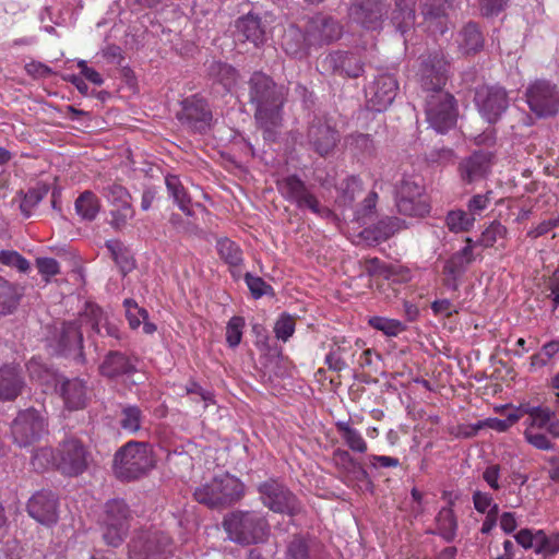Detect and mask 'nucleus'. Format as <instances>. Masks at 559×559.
Returning a JSON list of instances; mask_svg holds the SVG:
<instances>
[{"mask_svg": "<svg viewBox=\"0 0 559 559\" xmlns=\"http://www.w3.org/2000/svg\"><path fill=\"white\" fill-rule=\"evenodd\" d=\"M248 84L250 103L255 108V121L263 131L264 139L274 141L283 124V106L287 91L259 71L251 75Z\"/></svg>", "mask_w": 559, "mask_h": 559, "instance_id": "obj_1", "label": "nucleus"}, {"mask_svg": "<svg viewBox=\"0 0 559 559\" xmlns=\"http://www.w3.org/2000/svg\"><path fill=\"white\" fill-rule=\"evenodd\" d=\"M155 465L151 447L142 441H129L114 456L112 471L122 481L144 477Z\"/></svg>", "mask_w": 559, "mask_h": 559, "instance_id": "obj_2", "label": "nucleus"}, {"mask_svg": "<svg viewBox=\"0 0 559 559\" xmlns=\"http://www.w3.org/2000/svg\"><path fill=\"white\" fill-rule=\"evenodd\" d=\"M245 495L243 484L236 477L225 474L200 485L193 492L194 499L209 508H226Z\"/></svg>", "mask_w": 559, "mask_h": 559, "instance_id": "obj_3", "label": "nucleus"}, {"mask_svg": "<svg viewBox=\"0 0 559 559\" xmlns=\"http://www.w3.org/2000/svg\"><path fill=\"white\" fill-rule=\"evenodd\" d=\"M223 525L229 538L242 545L262 543L269 534L266 520L257 512H231L225 516Z\"/></svg>", "mask_w": 559, "mask_h": 559, "instance_id": "obj_4", "label": "nucleus"}, {"mask_svg": "<svg viewBox=\"0 0 559 559\" xmlns=\"http://www.w3.org/2000/svg\"><path fill=\"white\" fill-rule=\"evenodd\" d=\"M131 520V510L123 500H109L105 506L102 520L103 537L106 544L112 547L119 546L129 532Z\"/></svg>", "mask_w": 559, "mask_h": 559, "instance_id": "obj_5", "label": "nucleus"}, {"mask_svg": "<svg viewBox=\"0 0 559 559\" xmlns=\"http://www.w3.org/2000/svg\"><path fill=\"white\" fill-rule=\"evenodd\" d=\"M424 186L416 176L404 175L395 187L396 206L401 214L425 217L430 212L429 204L423 200Z\"/></svg>", "mask_w": 559, "mask_h": 559, "instance_id": "obj_6", "label": "nucleus"}, {"mask_svg": "<svg viewBox=\"0 0 559 559\" xmlns=\"http://www.w3.org/2000/svg\"><path fill=\"white\" fill-rule=\"evenodd\" d=\"M426 120L439 133H445L456 123L454 97L444 91L429 94L425 107Z\"/></svg>", "mask_w": 559, "mask_h": 559, "instance_id": "obj_7", "label": "nucleus"}, {"mask_svg": "<svg viewBox=\"0 0 559 559\" xmlns=\"http://www.w3.org/2000/svg\"><path fill=\"white\" fill-rule=\"evenodd\" d=\"M526 103L537 117H554L559 111V88L549 81L537 80L525 92Z\"/></svg>", "mask_w": 559, "mask_h": 559, "instance_id": "obj_8", "label": "nucleus"}, {"mask_svg": "<svg viewBox=\"0 0 559 559\" xmlns=\"http://www.w3.org/2000/svg\"><path fill=\"white\" fill-rule=\"evenodd\" d=\"M282 197L296 204L298 209H308L318 215L328 214L329 211L320 205L317 197L308 189L306 183L296 175L283 177L276 181Z\"/></svg>", "mask_w": 559, "mask_h": 559, "instance_id": "obj_9", "label": "nucleus"}, {"mask_svg": "<svg viewBox=\"0 0 559 559\" xmlns=\"http://www.w3.org/2000/svg\"><path fill=\"white\" fill-rule=\"evenodd\" d=\"M474 100L480 116L489 123H496L509 107L508 93L498 85L479 86Z\"/></svg>", "mask_w": 559, "mask_h": 559, "instance_id": "obj_10", "label": "nucleus"}, {"mask_svg": "<svg viewBox=\"0 0 559 559\" xmlns=\"http://www.w3.org/2000/svg\"><path fill=\"white\" fill-rule=\"evenodd\" d=\"M258 489L262 503L273 512L293 516L301 511L297 498L277 480L269 479L262 483Z\"/></svg>", "mask_w": 559, "mask_h": 559, "instance_id": "obj_11", "label": "nucleus"}, {"mask_svg": "<svg viewBox=\"0 0 559 559\" xmlns=\"http://www.w3.org/2000/svg\"><path fill=\"white\" fill-rule=\"evenodd\" d=\"M448 71L449 62L442 51H433L424 56L418 70L421 87L430 94L443 91Z\"/></svg>", "mask_w": 559, "mask_h": 559, "instance_id": "obj_12", "label": "nucleus"}, {"mask_svg": "<svg viewBox=\"0 0 559 559\" xmlns=\"http://www.w3.org/2000/svg\"><path fill=\"white\" fill-rule=\"evenodd\" d=\"M170 538L160 532L143 533L129 545V559H166Z\"/></svg>", "mask_w": 559, "mask_h": 559, "instance_id": "obj_13", "label": "nucleus"}, {"mask_svg": "<svg viewBox=\"0 0 559 559\" xmlns=\"http://www.w3.org/2000/svg\"><path fill=\"white\" fill-rule=\"evenodd\" d=\"M46 423L35 409L20 412L11 425L13 441L19 447H28L45 432Z\"/></svg>", "mask_w": 559, "mask_h": 559, "instance_id": "obj_14", "label": "nucleus"}, {"mask_svg": "<svg viewBox=\"0 0 559 559\" xmlns=\"http://www.w3.org/2000/svg\"><path fill=\"white\" fill-rule=\"evenodd\" d=\"M87 457V451L80 440H64L57 449V469L68 476H78L86 469Z\"/></svg>", "mask_w": 559, "mask_h": 559, "instance_id": "obj_15", "label": "nucleus"}, {"mask_svg": "<svg viewBox=\"0 0 559 559\" xmlns=\"http://www.w3.org/2000/svg\"><path fill=\"white\" fill-rule=\"evenodd\" d=\"M321 69L328 74L357 79L364 73V61L353 51L335 50L320 61Z\"/></svg>", "mask_w": 559, "mask_h": 559, "instance_id": "obj_16", "label": "nucleus"}, {"mask_svg": "<svg viewBox=\"0 0 559 559\" xmlns=\"http://www.w3.org/2000/svg\"><path fill=\"white\" fill-rule=\"evenodd\" d=\"M388 13L383 0H355L348 9V19L366 29L376 31L382 26Z\"/></svg>", "mask_w": 559, "mask_h": 559, "instance_id": "obj_17", "label": "nucleus"}, {"mask_svg": "<svg viewBox=\"0 0 559 559\" xmlns=\"http://www.w3.org/2000/svg\"><path fill=\"white\" fill-rule=\"evenodd\" d=\"M343 27L337 20L324 14H317L309 19L305 40L309 45L331 44L341 38Z\"/></svg>", "mask_w": 559, "mask_h": 559, "instance_id": "obj_18", "label": "nucleus"}, {"mask_svg": "<svg viewBox=\"0 0 559 559\" xmlns=\"http://www.w3.org/2000/svg\"><path fill=\"white\" fill-rule=\"evenodd\" d=\"M397 90L399 83L393 74L378 75L366 92L368 105L376 111L385 110L396 97Z\"/></svg>", "mask_w": 559, "mask_h": 559, "instance_id": "obj_19", "label": "nucleus"}, {"mask_svg": "<svg viewBox=\"0 0 559 559\" xmlns=\"http://www.w3.org/2000/svg\"><path fill=\"white\" fill-rule=\"evenodd\" d=\"M181 105L177 117L183 126L198 132L204 131L210 126L212 114L202 98L192 96L186 98Z\"/></svg>", "mask_w": 559, "mask_h": 559, "instance_id": "obj_20", "label": "nucleus"}, {"mask_svg": "<svg viewBox=\"0 0 559 559\" xmlns=\"http://www.w3.org/2000/svg\"><path fill=\"white\" fill-rule=\"evenodd\" d=\"M521 411L527 418L524 421L525 429H545L552 438H559V419L556 418V411L546 406H533L530 403L521 404Z\"/></svg>", "mask_w": 559, "mask_h": 559, "instance_id": "obj_21", "label": "nucleus"}, {"mask_svg": "<svg viewBox=\"0 0 559 559\" xmlns=\"http://www.w3.org/2000/svg\"><path fill=\"white\" fill-rule=\"evenodd\" d=\"M27 512L40 524H55L58 520V501L56 496L45 490L36 492L28 500Z\"/></svg>", "mask_w": 559, "mask_h": 559, "instance_id": "obj_22", "label": "nucleus"}, {"mask_svg": "<svg viewBox=\"0 0 559 559\" xmlns=\"http://www.w3.org/2000/svg\"><path fill=\"white\" fill-rule=\"evenodd\" d=\"M492 157L490 152L476 151L464 158L459 165L461 179L466 183H473L486 178L490 173Z\"/></svg>", "mask_w": 559, "mask_h": 559, "instance_id": "obj_23", "label": "nucleus"}, {"mask_svg": "<svg viewBox=\"0 0 559 559\" xmlns=\"http://www.w3.org/2000/svg\"><path fill=\"white\" fill-rule=\"evenodd\" d=\"M421 14L426 26L433 35H443L448 31L447 9L453 0H421Z\"/></svg>", "mask_w": 559, "mask_h": 559, "instance_id": "obj_24", "label": "nucleus"}, {"mask_svg": "<svg viewBox=\"0 0 559 559\" xmlns=\"http://www.w3.org/2000/svg\"><path fill=\"white\" fill-rule=\"evenodd\" d=\"M236 38L239 41H249L259 47L265 41V25L257 14L249 12L237 20Z\"/></svg>", "mask_w": 559, "mask_h": 559, "instance_id": "obj_25", "label": "nucleus"}, {"mask_svg": "<svg viewBox=\"0 0 559 559\" xmlns=\"http://www.w3.org/2000/svg\"><path fill=\"white\" fill-rule=\"evenodd\" d=\"M467 245L460 251L453 253L447 260L443 273L447 276L445 284L455 287L456 280L462 276L467 270L468 265L474 261L472 239H466Z\"/></svg>", "mask_w": 559, "mask_h": 559, "instance_id": "obj_26", "label": "nucleus"}, {"mask_svg": "<svg viewBox=\"0 0 559 559\" xmlns=\"http://www.w3.org/2000/svg\"><path fill=\"white\" fill-rule=\"evenodd\" d=\"M308 139L314 151L325 156L335 147L338 134L331 126L318 121L309 127Z\"/></svg>", "mask_w": 559, "mask_h": 559, "instance_id": "obj_27", "label": "nucleus"}, {"mask_svg": "<svg viewBox=\"0 0 559 559\" xmlns=\"http://www.w3.org/2000/svg\"><path fill=\"white\" fill-rule=\"evenodd\" d=\"M135 371V360L120 352H109L99 366L100 374L108 379L130 376Z\"/></svg>", "mask_w": 559, "mask_h": 559, "instance_id": "obj_28", "label": "nucleus"}, {"mask_svg": "<svg viewBox=\"0 0 559 559\" xmlns=\"http://www.w3.org/2000/svg\"><path fill=\"white\" fill-rule=\"evenodd\" d=\"M82 342L83 335L80 331L78 322H64L61 325L58 336L57 352L63 355H70L71 353L82 356Z\"/></svg>", "mask_w": 559, "mask_h": 559, "instance_id": "obj_29", "label": "nucleus"}, {"mask_svg": "<svg viewBox=\"0 0 559 559\" xmlns=\"http://www.w3.org/2000/svg\"><path fill=\"white\" fill-rule=\"evenodd\" d=\"M23 386L24 380L16 367L4 365L0 368V400H15Z\"/></svg>", "mask_w": 559, "mask_h": 559, "instance_id": "obj_30", "label": "nucleus"}, {"mask_svg": "<svg viewBox=\"0 0 559 559\" xmlns=\"http://www.w3.org/2000/svg\"><path fill=\"white\" fill-rule=\"evenodd\" d=\"M60 393L69 409H82L86 406L87 388L83 380H66L60 385Z\"/></svg>", "mask_w": 559, "mask_h": 559, "instance_id": "obj_31", "label": "nucleus"}, {"mask_svg": "<svg viewBox=\"0 0 559 559\" xmlns=\"http://www.w3.org/2000/svg\"><path fill=\"white\" fill-rule=\"evenodd\" d=\"M80 322L90 325L97 334L103 335L104 331L106 335L119 338V329L107 320L103 310L97 306H88L80 317Z\"/></svg>", "mask_w": 559, "mask_h": 559, "instance_id": "obj_32", "label": "nucleus"}, {"mask_svg": "<svg viewBox=\"0 0 559 559\" xmlns=\"http://www.w3.org/2000/svg\"><path fill=\"white\" fill-rule=\"evenodd\" d=\"M416 0H395V9L392 13V23L404 34L415 22Z\"/></svg>", "mask_w": 559, "mask_h": 559, "instance_id": "obj_33", "label": "nucleus"}, {"mask_svg": "<svg viewBox=\"0 0 559 559\" xmlns=\"http://www.w3.org/2000/svg\"><path fill=\"white\" fill-rule=\"evenodd\" d=\"M123 306L131 329L135 330L143 323V332L145 334H153L156 331V325L147 321V311L141 308L133 299H126Z\"/></svg>", "mask_w": 559, "mask_h": 559, "instance_id": "obj_34", "label": "nucleus"}, {"mask_svg": "<svg viewBox=\"0 0 559 559\" xmlns=\"http://www.w3.org/2000/svg\"><path fill=\"white\" fill-rule=\"evenodd\" d=\"M457 532V519L451 507L442 508L436 516V533L445 542L454 540Z\"/></svg>", "mask_w": 559, "mask_h": 559, "instance_id": "obj_35", "label": "nucleus"}, {"mask_svg": "<svg viewBox=\"0 0 559 559\" xmlns=\"http://www.w3.org/2000/svg\"><path fill=\"white\" fill-rule=\"evenodd\" d=\"M166 188L169 197L173 198L174 202L178 207L187 215H192L191 198L188 194L186 188L181 183L178 176L168 175L165 178Z\"/></svg>", "mask_w": 559, "mask_h": 559, "instance_id": "obj_36", "label": "nucleus"}, {"mask_svg": "<svg viewBox=\"0 0 559 559\" xmlns=\"http://www.w3.org/2000/svg\"><path fill=\"white\" fill-rule=\"evenodd\" d=\"M144 420L142 409L136 405L124 404L120 407L118 423L122 430L129 433H136Z\"/></svg>", "mask_w": 559, "mask_h": 559, "instance_id": "obj_37", "label": "nucleus"}, {"mask_svg": "<svg viewBox=\"0 0 559 559\" xmlns=\"http://www.w3.org/2000/svg\"><path fill=\"white\" fill-rule=\"evenodd\" d=\"M344 443L354 452L365 453L368 450L366 440L359 430L352 427L347 421H337L335 424Z\"/></svg>", "mask_w": 559, "mask_h": 559, "instance_id": "obj_38", "label": "nucleus"}, {"mask_svg": "<svg viewBox=\"0 0 559 559\" xmlns=\"http://www.w3.org/2000/svg\"><path fill=\"white\" fill-rule=\"evenodd\" d=\"M74 207L82 219L92 222L100 210V202L92 191L86 190L75 200Z\"/></svg>", "mask_w": 559, "mask_h": 559, "instance_id": "obj_39", "label": "nucleus"}, {"mask_svg": "<svg viewBox=\"0 0 559 559\" xmlns=\"http://www.w3.org/2000/svg\"><path fill=\"white\" fill-rule=\"evenodd\" d=\"M461 48L466 52H476L484 46V37L476 23H467L461 31Z\"/></svg>", "mask_w": 559, "mask_h": 559, "instance_id": "obj_40", "label": "nucleus"}, {"mask_svg": "<svg viewBox=\"0 0 559 559\" xmlns=\"http://www.w3.org/2000/svg\"><path fill=\"white\" fill-rule=\"evenodd\" d=\"M20 293L16 286L0 276V314L11 313L17 306Z\"/></svg>", "mask_w": 559, "mask_h": 559, "instance_id": "obj_41", "label": "nucleus"}, {"mask_svg": "<svg viewBox=\"0 0 559 559\" xmlns=\"http://www.w3.org/2000/svg\"><path fill=\"white\" fill-rule=\"evenodd\" d=\"M216 248L219 257L230 266H238L242 263V251L236 242L227 238L219 239Z\"/></svg>", "mask_w": 559, "mask_h": 559, "instance_id": "obj_42", "label": "nucleus"}, {"mask_svg": "<svg viewBox=\"0 0 559 559\" xmlns=\"http://www.w3.org/2000/svg\"><path fill=\"white\" fill-rule=\"evenodd\" d=\"M368 323L371 328L381 331L386 336H397L406 330V326L400 320L385 317H371Z\"/></svg>", "mask_w": 559, "mask_h": 559, "instance_id": "obj_43", "label": "nucleus"}, {"mask_svg": "<svg viewBox=\"0 0 559 559\" xmlns=\"http://www.w3.org/2000/svg\"><path fill=\"white\" fill-rule=\"evenodd\" d=\"M48 191L47 185H38L24 194L20 209L25 217L31 216L33 209L47 195Z\"/></svg>", "mask_w": 559, "mask_h": 559, "instance_id": "obj_44", "label": "nucleus"}, {"mask_svg": "<svg viewBox=\"0 0 559 559\" xmlns=\"http://www.w3.org/2000/svg\"><path fill=\"white\" fill-rule=\"evenodd\" d=\"M103 195L112 207L131 204L130 192L123 186L116 182L105 187L103 189Z\"/></svg>", "mask_w": 559, "mask_h": 559, "instance_id": "obj_45", "label": "nucleus"}, {"mask_svg": "<svg viewBox=\"0 0 559 559\" xmlns=\"http://www.w3.org/2000/svg\"><path fill=\"white\" fill-rule=\"evenodd\" d=\"M338 202L344 206H349L355 201L356 195L362 191L360 179L357 177H348L340 185Z\"/></svg>", "mask_w": 559, "mask_h": 559, "instance_id": "obj_46", "label": "nucleus"}, {"mask_svg": "<svg viewBox=\"0 0 559 559\" xmlns=\"http://www.w3.org/2000/svg\"><path fill=\"white\" fill-rule=\"evenodd\" d=\"M474 222L475 217H472L468 212L462 210L450 211L445 218L447 226L453 233L469 230Z\"/></svg>", "mask_w": 559, "mask_h": 559, "instance_id": "obj_47", "label": "nucleus"}, {"mask_svg": "<svg viewBox=\"0 0 559 559\" xmlns=\"http://www.w3.org/2000/svg\"><path fill=\"white\" fill-rule=\"evenodd\" d=\"M347 352V343L342 341L341 343L335 342L330 352L325 356V364L329 369L333 371H342L347 368V362L344 359V354Z\"/></svg>", "mask_w": 559, "mask_h": 559, "instance_id": "obj_48", "label": "nucleus"}, {"mask_svg": "<svg viewBox=\"0 0 559 559\" xmlns=\"http://www.w3.org/2000/svg\"><path fill=\"white\" fill-rule=\"evenodd\" d=\"M507 228L500 222H492L480 235L479 245L486 248L492 247L498 240L506 238Z\"/></svg>", "mask_w": 559, "mask_h": 559, "instance_id": "obj_49", "label": "nucleus"}, {"mask_svg": "<svg viewBox=\"0 0 559 559\" xmlns=\"http://www.w3.org/2000/svg\"><path fill=\"white\" fill-rule=\"evenodd\" d=\"M32 466L35 471H45L50 466L57 467V452L50 448H40L32 456Z\"/></svg>", "mask_w": 559, "mask_h": 559, "instance_id": "obj_50", "label": "nucleus"}, {"mask_svg": "<svg viewBox=\"0 0 559 559\" xmlns=\"http://www.w3.org/2000/svg\"><path fill=\"white\" fill-rule=\"evenodd\" d=\"M245 319L239 316L230 318L226 326V342L229 347H237L242 338Z\"/></svg>", "mask_w": 559, "mask_h": 559, "instance_id": "obj_51", "label": "nucleus"}, {"mask_svg": "<svg viewBox=\"0 0 559 559\" xmlns=\"http://www.w3.org/2000/svg\"><path fill=\"white\" fill-rule=\"evenodd\" d=\"M538 555H554L559 551V533L546 535L543 530L537 531Z\"/></svg>", "mask_w": 559, "mask_h": 559, "instance_id": "obj_52", "label": "nucleus"}, {"mask_svg": "<svg viewBox=\"0 0 559 559\" xmlns=\"http://www.w3.org/2000/svg\"><path fill=\"white\" fill-rule=\"evenodd\" d=\"M295 332V320L289 314H282L274 325L276 338L287 342Z\"/></svg>", "mask_w": 559, "mask_h": 559, "instance_id": "obj_53", "label": "nucleus"}, {"mask_svg": "<svg viewBox=\"0 0 559 559\" xmlns=\"http://www.w3.org/2000/svg\"><path fill=\"white\" fill-rule=\"evenodd\" d=\"M110 225L116 229L123 228L128 221L134 216L132 204L124 206H116L110 211Z\"/></svg>", "mask_w": 559, "mask_h": 559, "instance_id": "obj_54", "label": "nucleus"}, {"mask_svg": "<svg viewBox=\"0 0 559 559\" xmlns=\"http://www.w3.org/2000/svg\"><path fill=\"white\" fill-rule=\"evenodd\" d=\"M0 262L4 265L14 266L21 272L29 270V262L16 251H0Z\"/></svg>", "mask_w": 559, "mask_h": 559, "instance_id": "obj_55", "label": "nucleus"}, {"mask_svg": "<svg viewBox=\"0 0 559 559\" xmlns=\"http://www.w3.org/2000/svg\"><path fill=\"white\" fill-rule=\"evenodd\" d=\"M107 247L110 249L114 260L120 266V270L123 274H127L133 270V259L127 252H124L118 243H108Z\"/></svg>", "mask_w": 559, "mask_h": 559, "instance_id": "obj_56", "label": "nucleus"}, {"mask_svg": "<svg viewBox=\"0 0 559 559\" xmlns=\"http://www.w3.org/2000/svg\"><path fill=\"white\" fill-rule=\"evenodd\" d=\"M524 439L535 449L544 451L554 449V443L550 441V439L537 430L525 429Z\"/></svg>", "mask_w": 559, "mask_h": 559, "instance_id": "obj_57", "label": "nucleus"}, {"mask_svg": "<svg viewBox=\"0 0 559 559\" xmlns=\"http://www.w3.org/2000/svg\"><path fill=\"white\" fill-rule=\"evenodd\" d=\"M491 191H487L484 194H475L469 199L467 210L472 217L480 215L488 207L491 201Z\"/></svg>", "mask_w": 559, "mask_h": 559, "instance_id": "obj_58", "label": "nucleus"}, {"mask_svg": "<svg viewBox=\"0 0 559 559\" xmlns=\"http://www.w3.org/2000/svg\"><path fill=\"white\" fill-rule=\"evenodd\" d=\"M36 266L46 282H49L51 276H55L60 272L59 262L52 258H37Z\"/></svg>", "mask_w": 559, "mask_h": 559, "instance_id": "obj_59", "label": "nucleus"}, {"mask_svg": "<svg viewBox=\"0 0 559 559\" xmlns=\"http://www.w3.org/2000/svg\"><path fill=\"white\" fill-rule=\"evenodd\" d=\"M485 427L496 430L498 432H504L508 429H510L506 418L504 419L487 418L486 420H480L477 424H475L474 426H472V431L466 432L465 436L466 437L474 436V435H476V432L479 429L485 428Z\"/></svg>", "mask_w": 559, "mask_h": 559, "instance_id": "obj_60", "label": "nucleus"}, {"mask_svg": "<svg viewBox=\"0 0 559 559\" xmlns=\"http://www.w3.org/2000/svg\"><path fill=\"white\" fill-rule=\"evenodd\" d=\"M245 281L254 298H260L263 295L272 292V287L267 285L261 277L253 276L250 273L245 275Z\"/></svg>", "mask_w": 559, "mask_h": 559, "instance_id": "obj_61", "label": "nucleus"}, {"mask_svg": "<svg viewBox=\"0 0 559 559\" xmlns=\"http://www.w3.org/2000/svg\"><path fill=\"white\" fill-rule=\"evenodd\" d=\"M286 559H309L306 540L295 537L287 546Z\"/></svg>", "mask_w": 559, "mask_h": 559, "instance_id": "obj_62", "label": "nucleus"}, {"mask_svg": "<svg viewBox=\"0 0 559 559\" xmlns=\"http://www.w3.org/2000/svg\"><path fill=\"white\" fill-rule=\"evenodd\" d=\"M514 538L524 549H534L537 554V531L533 532L530 528H522L514 535Z\"/></svg>", "mask_w": 559, "mask_h": 559, "instance_id": "obj_63", "label": "nucleus"}, {"mask_svg": "<svg viewBox=\"0 0 559 559\" xmlns=\"http://www.w3.org/2000/svg\"><path fill=\"white\" fill-rule=\"evenodd\" d=\"M472 499L476 511L483 514H487L488 511L492 509V506H498L493 502L490 493L480 490L474 491Z\"/></svg>", "mask_w": 559, "mask_h": 559, "instance_id": "obj_64", "label": "nucleus"}]
</instances>
